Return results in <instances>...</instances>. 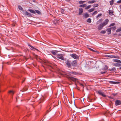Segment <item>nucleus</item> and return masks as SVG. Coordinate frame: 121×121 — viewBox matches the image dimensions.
<instances>
[{"label":"nucleus","mask_w":121,"mask_h":121,"mask_svg":"<svg viewBox=\"0 0 121 121\" xmlns=\"http://www.w3.org/2000/svg\"><path fill=\"white\" fill-rule=\"evenodd\" d=\"M109 22V20L108 19H106L104 22L101 23L98 26V29L100 30L102 29L104 26L108 24Z\"/></svg>","instance_id":"obj_1"},{"label":"nucleus","mask_w":121,"mask_h":121,"mask_svg":"<svg viewBox=\"0 0 121 121\" xmlns=\"http://www.w3.org/2000/svg\"><path fill=\"white\" fill-rule=\"evenodd\" d=\"M63 56V55L62 54H56V56L58 58L63 60H64Z\"/></svg>","instance_id":"obj_2"},{"label":"nucleus","mask_w":121,"mask_h":121,"mask_svg":"<svg viewBox=\"0 0 121 121\" xmlns=\"http://www.w3.org/2000/svg\"><path fill=\"white\" fill-rule=\"evenodd\" d=\"M65 63L68 67L71 68L72 65L71 61L67 60L66 61Z\"/></svg>","instance_id":"obj_3"},{"label":"nucleus","mask_w":121,"mask_h":121,"mask_svg":"<svg viewBox=\"0 0 121 121\" xmlns=\"http://www.w3.org/2000/svg\"><path fill=\"white\" fill-rule=\"evenodd\" d=\"M68 78L70 81L71 80L73 82L77 81V80H78L77 78L72 77L69 76L68 77Z\"/></svg>","instance_id":"obj_4"},{"label":"nucleus","mask_w":121,"mask_h":121,"mask_svg":"<svg viewBox=\"0 0 121 121\" xmlns=\"http://www.w3.org/2000/svg\"><path fill=\"white\" fill-rule=\"evenodd\" d=\"M97 92L99 94L101 95L102 96L104 97H106V95H105L104 93L102 92L101 91H97Z\"/></svg>","instance_id":"obj_5"},{"label":"nucleus","mask_w":121,"mask_h":121,"mask_svg":"<svg viewBox=\"0 0 121 121\" xmlns=\"http://www.w3.org/2000/svg\"><path fill=\"white\" fill-rule=\"evenodd\" d=\"M77 64V62L76 60H75L71 62L72 66H76Z\"/></svg>","instance_id":"obj_6"},{"label":"nucleus","mask_w":121,"mask_h":121,"mask_svg":"<svg viewBox=\"0 0 121 121\" xmlns=\"http://www.w3.org/2000/svg\"><path fill=\"white\" fill-rule=\"evenodd\" d=\"M70 56L72 57L75 59H77L79 57L77 55L75 54H70Z\"/></svg>","instance_id":"obj_7"},{"label":"nucleus","mask_w":121,"mask_h":121,"mask_svg":"<svg viewBox=\"0 0 121 121\" xmlns=\"http://www.w3.org/2000/svg\"><path fill=\"white\" fill-rule=\"evenodd\" d=\"M115 104L116 106L120 105L121 104V101L119 100H117L115 101Z\"/></svg>","instance_id":"obj_8"},{"label":"nucleus","mask_w":121,"mask_h":121,"mask_svg":"<svg viewBox=\"0 0 121 121\" xmlns=\"http://www.w3.org/2000/svg\"><path fill=\"white\" fill-rule=\"evenodd\" d=\"M109 14L111 16H112L114 15V11L112 10H108Z\"/></svg>","instance_id":"obj_9"},{"label":"nucleus","mask_w":121,"mask_h":121,"mask_svg":"<svg viewBox=\"0 0 121 121\" xmlns=\"http://www.w3.org/2000/svg\"><path fill=\"white\" fill-rule=\"evenodd\" d=\"M108 57H110L111 58H119V57L118 56H115L113 55H111V56H108Z\"/></svg>","instance_id":"obj_10"},{"label":"nucleus","mask_w":121,"mask_h":121,"mask_svg":"<svg viewBox=\"0 0 121 121\" xmlns=\"http://www.w3.org/2000/svg\"><path fill=\"white\" fill-rule=\"evenodd\" d=\"M83 12V9L82 8H80L79 9V14L80 15L82 14Z\"/></svg>","instance_id":"obj_11"},{"label":"nucleus","mask_w":121,"mask_h":121,"mask_svg":"<svg viewBox=\"0 0 121 121\" xmlns=\"http://www.w3.org/2000/svg\"><path fill=\"white\" fill-rule=\"evenodd\" d=\"M58 52V51L56 50L52 51L51 52L53 55H56V53H57Z\"/></svg>","instance_id":"obj_12"},{"label":"nucleus","mask_w":121,"mask_h":121,"mask_svg":"<svg viewBox=\"0 0 121 121\" xmlns=\"http://www.w3.org/2000/svg\"><path fill=\"white\" fill-rule=\"evenodd\" d=\"M111 28H108L107 29L106 31L108 32V35H109L111 34Z\"/></svg>","instance_id":"obj_13"},{"label":"nucleus","mask_w":121,"mask_h":121,"mask_svg":"<svg viewBox=\"0 0 121 121\" xmlns=\"http://www.w3.org/2000/svg\"><path fill=\"white\" fill-rule=\"evenodd\" d=\"M108 66L107 65H105L104 67L102 69V70H103L106 71L108 70Z\"/></svg>","instance_id":"obj_14"},{"label":"nucleus","mask_w":121,"mask_h":121,"mask_svg":"<svg viewBox=\"0 0 121 121\" xmlns=\"http://www.w3.org/2000/svg\"><path fill=\"white\" fill-rule=\"evenodd\" d=\"M28 10L31 13L34 14L35 13V11L31 9H29Z\"/></svg>","instance_id":"obj_15"},{"label":"nucleus","mask_w":121,"mask_h":121,"mask_svg":"<svg viewBox=\"0 0 121 121\" xmlns=\"http://www.w3.org/2000/svg\"><path fill=\"white\" fill-rule=\"evenodd\" d=\"M113 60L114 62L121 63V61L118 59H113Z\"/></svg>","instance_id":"obj_16"},{"label":"nucleus","mask_w":121,"mask_h":121,"mask_svg":"<svg viewBox=\"0 0 121 121\" xmlns=\"http://www.w3.org/2000/svg\"><path fill=\"white\" fill-rule=\"evenodd\" d=\"M44 97H42L41 98L39 101V103H41L43 102L44 100Z\"/></svg>","instance_id":"obj_17"},{"label":"nucleus","mask_w":121,"mask_h":121,"mask_svg":"<svg viewBox=\"0 0 121 121\" xmlns=\"http://www.w3.org/2000/svg\"><path fill=\"white\" fill-rule=\"evenodd\" d=\"M113 65L116 67H119L121 65L119 63H116L114 64Z\"/></svg>","instance_id":"obj_18"},{"label":"nucleus","mask_w":121,"mask_h":121,"mask_svg":"<svg viewBox=\"0 0 121 121\" xmlns=\"http://www.w3.org/2000/svg\"><path fill=\"white\" fill-rule=\"evenodd\" d=\"M24 14L25 15H26V16H31L30 13L27 12L26 11L25 12Z\"/></svg>","instance_id":"obj_19"},{"label":"nucleus","mask_w":121,"mask_h":121,"mask_svg":"<svg viewBox=\"0 0 121 121\" xmlns=\"http://www.w3.org/2000/svg\"><path fill=\"white\" fill-rule=\"evenodd\" d=\"M84 16L85 18H86L89 17V15L88 13H86L85 14Z\"/></svg>","instance_id":"obj_20"},{"label":"nucleus","mask_w":121,"mask_h":121,"mask_svg":"<svg viewBox=\"0 0 121 121\" xmlns=\"http://www.w3.org/2000/svg\"><path fill=\"white\" fill-rule=\"evenodd\" d=\"M109 70L111 71L115 72L116 70V69L115 67H113L112 69H109Z\"/></svg>","instance_id":"obj_21"},{"label":"nucleus","mask_w":121,"mask_h":121,"mask_svg":"<svg viewBox=\"0 0 121 121\" xmlns=\"http://www.w3.org/2000/svg\"><path fill=\"white\" fill-rule=\"evenodd\" d=\"M96 2V1L95 0H92L90 1H89L88 2V3L89 4H92Z\"/></svg>","instance_id":"obj_22"},{"label":"nucleus","mask_w":121,"mask_h":121,"mask_svg":"<svg viewBox=\"0 0 121 121\" xmlns=\"http://www.w3.org/2000/svg\"><path fill=\"white\" fill-rule=\"evenodd\" d=\"M28 45L30 47H31V48L34 49H35V50H36L37 51H38V49H36V48H35L33 47V46H32L31 45H30V44H28Z\"/></svg>","instance_id":"obj_23"},{"label":"nucleus","mask_w":121,"mask_h":121,"mask_svg":"<svg viewBox=\"0 0 121 121\" xmlns=\"http://www.w3.org/2000/svg\"><path fill=\"white\" fill-rule=\"evenodd\" d=\"M110 83L113 84H118L120 83L118 82L111 81Z\"/></svg>","instance_id":"obj_24"},{"label":"nucleus","mask_w":121,"mask_h":121,"mask_svg":"<svg viewBox=\"0 0 121 121\" xmlns=\"http://www.w3.org/2000/svg\"><path fill=\"white\" fill-rule=\"evenodd\" d=\"M95 8H93L92 9H90L89 10H88V11L89 12H93V11H94L95 10Z\"/></svg>","instance_id":"obj_25"},{"label":"nucleus","mask_w":121,"mask_h":121,"mask_svg":"<svg viewBox=\"0 0 121 121\" xmlns=\"http://www.w3.org/2000/svg\"><path fill=\"white\" fill-rule=\"evenodd\" d=\"M103 21V19H100L97 22V23L99 24L100 23Z\"/></svg>","instance_id":"obj_26"},{"label":"nucleus","mask_w":121,"mask_h":121,"mask_svg":"<svg viewBox=\"0 0 121 121\" xmlns=\"http://www.w3.org/2000/svg\"><path fill=\"white\" fill-rule=\"evenodd\" d=\"M114 1V0H112L110 1V5H113V4Z\"/></svg>","instance_id":"obj_27"},{"label":"nucleus","mask_w":121,"mask_h":121,"mask_svg":"<svg viewBox=\"0 0 121 121\" xmlns=\"http://www.w3.org/2000/svg\"><path fill=\"white\" fill-rule=\"evenodd\" d=\"M35 13L36 12L37 13L39 14H41V13L38 10H35Z\"/></svg>","instance_id":"obj_28"},{"label":"nucleus","mask_w":121,"mask_h":121,"mask_svg":"<svg viewBox=\"0 0 121 121\" xmlns=\"http://www.w3.org/2000/svg\"><path fill=\"white\" fill-rule=\"evenodd\" d=\"M121 31V27H120L117 29L116 30V32H118Z\"/></svg>","instance_id":"obj_29"},{"label":"nucleus","mask_w":121,"mask_h":121,"mask_svg":"<svg viewBox=\"0 0 121 121\" xmlns=\"http://www.w3.org/2000/svg\"><path fill=\"white\" fill-rule=\"evenodd\" d=\"M85 2V1H83L81 0V1H79V3L80 4H83Z\"/></svg>","instance_id":"obj_30"},{"label":"nucleus","mask_w":121,"mask_h":121,"mask_svg":"<svg viewBox=\"0 0 121 121\" xmlns=\"http://www.w3.org/2000/svg\"><path fill=\"white\" fill-rule=\"evenodd\" d=\"M18 8L19 10H23L22 7L20 5L18 6Z\"/></svg>","instance_id":"obj_31"},{"label":"nucleus","mask_w":121,"mask_h":121,"mask_svg":"<svg viewBox=\"0 0 121 121\" xmlns=\"http://www.w3.org/2000/svg\"><path fill=\"white\" fill-rule=\"evenodd\" d=\"M86 6V4H85L81 5H80L79 7H84Z\"/></svg>","instance_id":"obj_32"},{"label":"nucleus","mask_w":121,"mask_h":121,"mask_svg":"<svg viewBox=\"0 0 121 121\" xmlns=\"http://www.w3.org/2000/svg\"><path fill=\"white\" fill-rule=\"evenodd\" d=\"M111 28V29H112L113 31L114 30L116 29V26H113Z\"/></svg>","instance_id":"obj_33"},{"label":"nucleus","mask_w":121,"mask_h":121,"mask_svg":"<svg viewBox=\"0 0 121 121\" xmlns=\"http://www.w3.org/2000/svg\"><path fill=\"white\" fill-rule=\"evenodd\" d=\"M87 22L89 23H91V20L90 18L87 19Z\"/></svg>","instance_id":"obj_34"},{"label":"nucleus","mask_w":121,"mask_h":121,"mask_svg":"<svg viewBox=\"0 0 121 121\" xmlns=\"http://www.w3.org/2000/svg\"><path fill=\"white\" fill-rule=\"evenodd\" d=\"M91 6V5H89L88 6H87L86 7L85 9H89L90 8Z\"/></svg>","instance_id":"obj_35"},{"label":"nucleus","mask_w":121,"mask_h":121,"mask_svg":"<svg viewBox=\"0 0 121 121\" xmlns=\"http://www.w3.org/2000/svg\"><path fill=\"white\" fill-rule=\"evenodd\" d=\"M9 93L10 94H12L13 95L14 94V92L13 91H9Z\"/></svg>","instance_id":"obj_36"},{"label":"nucleus","mask_w":121,"mask_h":121,"mask_svg":"<svg viewBox=\"0 0 121 121\" xmlns=\"http://www.w3.org/2000/svg\"><path fill=\"white\" fill-rule=\"evenodd\" d=\"M105 33L106 31L105 30H102L100 32V33L102 34H104Z\"/></svg>","instance_id":"obj_37"},{"label":"nucleus","mask_w":121,"mask_h":121,"mask_svg":"<svg viewBox=\"0 0 121 121\" xmlns=\"http://www.w3.org/2000/svg\"><path fill=\"white\" fill-rule=\"evenodd\" d=\"M97 13V11H94L92 15H95Z\"/></svg>","instance_id":"obj_38"},{"label":"nucleus","mask_w":121,"mask_h":121,"mask_svg":"<svg viewBox=\"0 0 121 121\" xmlns=\"http://www.w3.org/2000/svg\"><path fill=\"white\" fill-rule=\"evenodd\" d=\"M115 24V23H112L109 26V27H111L112 26H114Z\"/></svg>","instance_id":"obj_39"},{"label":"nucleus","mask_w":121,"mask_h":121,"mask_svg":"<svg viewBox=\"0 0 121 121\" xmlns=\"http://www.w3.org/2000/svg\"><path fill=\"white\" fill-rule=\"evenodd\" d=\"M102 15V14L101 13H100L98 14V15L96 17V18H98L100 16Z\"/></svg>","instance_id":"obj_40"},{"label":"nucleus","mask_w":121,"mask_h":121,"mask_svg":"<svg viewBox=\"0 0 121 121\" xmlns=\"http://www.w3.org/2000/svg\"><path fill=\"white\" fill-rule=\"evenodd\" d=\"M94 7H98V6L99 5H98V4H94Z\"/></svg>","instance_id":"obj_41"},{"label":"nucleus","mask_w":121,"mask_h":121,"mask_svg":"<svg viewBox=\"0 0 121 121\" xmlns=\"http://www.w3.org/2000/svg\"><path fill=\"white\" fill-rule=\"evenodd\" d=\"M79 84L83 88L84 87V86H83V85L82 83H79Z\"/></svg>","instance_id":"obj_42"},{"label":"nucleus","mask_w":121,"mask_h":121,"mask_svg":"<svg viewBox=\"0 0 121 121\" xmlns=\"http://www.w3.org/2000/svg\"><path fill=\"white\" fill-rule=\"evenodd\" d=\"M117 2L118 3H121V0H119L118 1H117Z\"/></svg>","instance_id":"obj_43"},{"label":"nucleus","mask_w":121,"mask_h":121,"mask_svg":"<svg viewBox=\"0 0 121 121\" xmlns=\"http://www.w3.org/2000/svg\"><path fill=\"white\" fill-rule=\"evenodd\" d=\"M89 49L90 50H91V51L93 52H95V51L92 49L90 48H89Z\"/></svg>","instance_id":"obj_44"},{"label":"nucleus","mask_w":121,"mask_h":121,"mask_svg":"<svg viewBox=\"0 0 121 121\" xmlns=\"http://www.w3.org/2000/svg\"><path fill=\"white\" fill-rule=\"evenodd\" d=\"M106 72H107L106 71H104V72H101V74H104V73H105Z\"/></svg>","instance_id":"obj_45"},{"label":"nucleus","mask_w":121,"mask_h":121,"mask_svg":"<svg viewBox=\"0 0 121 121\" xmlns=\"http://www.w3.org/2000/svg\"><path fill=\"white\" fill-rule=\"evenodd\" d=\"M71 73L74 74H76V73L75 72H72Z\"/></svg>","instance_id":"obj_46"},{"label":"nucleus","mask_w":121,"mask_h":121,"mask_svg":"<svg viewBox=\"0 0 121 121\" xmlns=\"http://www.w3.org/2000/svg\"><path fill=\"white\" fill-rule=\"evenodd\" d=\"M117 95V93L113 94V95L114 96Z\"/></svg>","instance_id":"obj_47"},{"label":"nucleus","mask_w":121,"mask_h":121,"mask_svg":"<svg viewBox=\"0 0 121 121\" xmlns=\"http://www.w3.org/2000/svg\"><path fill=\"white\" fill-rule=\"evenodd\" d=\"M47 108H49V109H50V108H51V107L50 106H48V107H47Z\"/></svg>","instance_id":"obj_48"},{"label":"nucleus","mask_w":121,"mask_h":121,"mask_svg":"<svg viewBox=\"0 0 121 121\" xmlns=\"http://www.w3.org/2000/svg\"><path fill=\"white\" fill-rule=\"evenodd\" d=\"M27 90V89H26V90H24V89H23V91H26V90Z\"/></svg>","instance_id":"obj_49"},{"label":"nucleus","mask_w":121,"mask_h":121,"mask_svg":"<svg viewBox=\"0 0 121 121\" xmlns=\"http://www.w3.org/2000/svg\"><path fill=\"white\" fill-rule=\"evenodd\" d=\"M55 21H59L58 20H57V19H56L55 20Z\"/></svg>","instance_id":"obj_50"},{"label":"nucleus","mask_w":121,"mask_h":121,"mask_svg":"<svg viewBox=\"0 0 121 121\" xmlns=\"http://www.w3.org/2000/svg\"><path fill=\"white\" fill-rule=\"evenodd\" d=\"M119 69H121V67H120V68H119Z\"/></svg>","instance_id":"obj_51"},{"label":"nucleus","mask_w":121,"mask_h":121,"mask_svg":"<svg viewBox=\"0 0 121 121\" xmlns=\"http://www.w3.org/2000/svg\"><path fill=\"white\" fill-rule=\"evenodd\" d=\"M24 82V81H22V83L23 82Z\"/></svg>","instance_id":"obj_52"},{"label":"nucleus","mask_w":121,"mask_h":121,"mask_svg":"<svg viewBox=\"0 0 121 121\" xmlns=\"http://www.w3.org/2000/svg\"><path fill=\"white\" fill-rule=\"evenodd\" d=\"M50 110H50V111H48V112H49V111H50Z\"/></svg>","instance_id":"obj_53"},{"label":"nucleus","mask_w":121,"mask_h":121,"mask_svg":"<svg viewBox=\"0 0 121 121\" xmlns=\"http://www.w3.org/2000/svg\"><path fill=\"white\" fill-rule=\"evenodd\" d=\"M61 114V113H60H60H59V114Z\"/></svg>","instance_id":"obj_54"},{"label":"nucleus","mask_w":121,"mask_h":121,"mask_svg":"<svg viewBox=\"0 0 121 121\" xmlns=\"http://www.w3.org/2000/svg\"><path fill=\"white\" fill-rule=\"evenodd\" d=\"M61 114V113H60H60H59V114Z\"/></svg>","instance_id":"obj_55"},{"label":"nucleus","mask_w":121,"mask_h":121,"mask_svg":"<svg viewBox=\"0 0 121 121\" xmlns=\"http://www.w3.org/2000/svg\"><path fill=\"white\" fill-rule=\"evenodd\" d=\"M16 99H17V98H16Z\"/></svg>","instance_id":"obj_56"},{"label":"nucleus","mask_w":121,"mask_h":121,"mask_svg":"<svg viewBox=\"0 0 121 121\" xmlns=\"http://www.w3.org/2000/svg\"><path fill=\"white\" fill-rule=\"evenodd\" d=\"M61 115V114H60V115Z\"/></svg>","instance_id":"obj_57"},{"label":"nucleus","mask_w":121,"mask_h":121,"mask_svg":"<svg viewBox=\"0 0 121 121\" xmlns=\"http://www.w3.org/2000/svg\"><path fill=\"white\" fill-rule=\"evenodd\" d=\"M33 0V1H34V0Z\"/></svg>","instance_id":"obj_58"}]
</instances>
